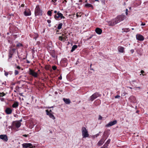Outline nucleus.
I'll return each instance as SVG.
<instances>
[{
	"label": "nucleus",
	"instance_id": "obj_61",
	"mask_svg": "<svg viewBox=\"0 0 148 148\" xmlns=\"http://www.w3.org/2000/svg\"><path fill=\"white\" fill-rule=\"evenodd\" d=\"M132 30H134V29L133 28H132Z\"/></svg>",
	"mask_w": 148,
	"mask_h": 148
},
{
	"label": "nucleus",
	"instance_id": "obj_29",
	"mask_svg": "<svg viewBox=\"0 0 148 148\" xmlns=\"http://www.w3.org/2000/svg\"><path fill=\"white\" fill-rule=\"evenodd\" d=\"M14 73H15V75H17L18 74V71H17L16 70H15V72H14Z\"/></svg>",
	"mask_w": 148,
	"mask_h": 148
},
{
	"label": "nucleus",
	"instance_id": "obj_42",
	"mask_svg": "<svg viewBox=\"0 0 148 148\" xmlns=\"http://www.w3.org/2000/svg\"><path fill=\"white\" fill-rule=\"evenodd\" d=\"M145 25V23H142L141 24V25H142V26H143V25Z\"/></svg>",
	"mask_w": 148,
	"mask_h": 148
},
{
	"label": "nucleus",
	"instance_id": "obj_31",
	"mask_svg": "<svg viewBox=\"0 0 148 148\" xmlns=\"http://www.w3.org/2000/svg\"><path fill=\"white\" fill-rule=\"evenodd\" d=\"M52 68L53 70H55L56 69L57 67L56 66H52Z\"/></svg>",
	"mask_w": 148,
	"mask_h": 148
},
{
	"label": "nucleus",
	"instance_id": "obj_10",
	"mask_svg": "<svg viewBox=\"0 0 148 148\" xmlns=\"http://www.w3.org/2000/svg\"><path fill=\"white\" fill-rule=\"evenodd\" d=\"M31 14V12L29 9H26L24 12V14L26 16H30Z\"/></svg>",
	"mask_w": 148,
	"mask_h": 148
},
{
	"label": "nucleus",
	"instance_id": "obj_26",
	"mask_svg": "<svg viewBox=\"0 0 148 148\" xmlns=\"http://www.w3.org/2000/svg\"><path fill=\"white\" fill-rule=\"evenodd\" d=\"M85 6L86 7H92V5L91 4H86Z\"/></svg>",
	"mask_w": 148,
	"mask_h": 148
},
{
	"label": "nucleus",
	"instance_id": "obj_41",
	"mask_svg": "<svg viewBox=\"0 0 148 148\" xmlns=\"http://www.w3.org/2000/svg\"><path fill=\"white\" fill-rule=\"evenodd\" d=\"M47 22L48 23H50L51 22V21L50 20H47Z\"/></svg>",
	"mask_w": 148,
	"mask_h": 148
},
{
	"label": "nucleus",
	"instance_id": "obj_38",
	"mask_svg": "<svg viewBox=\"0 0 148 148\" xmlns=\"http://www.w3.org/2000/svg\"><path fill=\"white\" fill-rule=\"evenodd\" d=\"M130 51L132 53H133L134 51V49H131Z\"/></svg>",
	"mask_w": 148,
	"mask_h": 148
},
{
	"label": "nucleus",
	"instance_id": "obj_24",
	"mask_svg": "<svg viewBox=\"0 0 148 148\" xmlns=\"http://www.w3.org/2000/svg\"><path fill=\"white\" fill-rule=\"evenodd\" d=\"M62 23H61L59 24L58 25V28L59 29H61L62 28Z\"/></svg>",
	"mask_w": 148,
	"mask_h": 148
},
{
	"label": "nucleus",
	"instance_id": "obj_8",
	"mask_svg": "<svg viewBox=\"0 0 148 148\" xmlns=\"http://www.w3.org/2000/svg\"><path fill=\"white\" fill-rule=\"evenodd\" d=\"M0 138L5 141H7L8 140L7 136L6 135H0Z\"/></svg>",
	"mask_w": 148,
	"mask_h": 148
},
{
	"label": "nucleus",
	"instance_id": "obj_17",
	"mask_svg": "<svg viewBox=\"0 0 148 148\" xmlns=\"http://www.w3.org/2000/svg\"><path fill=\"white\" fill-rule=\"evenodd\" d=\"M104 143V140L103 139H101L98 143V145L100 146L101 145Z\"/></svg>",
	"mask_w": 148,
	"mask_h": 148
},
{
	"label": "nucleus",
	"instance_id": "obj_23",
	"mask_svg": "<svg viewBox=\"0 0 148 148\" xmlns=\"http://www.w3.org/2000/svg\"><path fill=\"white\" fill-rule=\"evenodd\" d=\"M122 30V33H123L124 32H127L129 31V29L128 28L123 29Z\"/></svg>",
	"mask_w": 148,
	"mask_h": 148
},
{
	"label": "nucleus",
	"instance_id": "obj_32",
	"mask_svg": "<svg viewBox=\"0 0 148 148\" xmlns=\"http://www.w3.org/2000/svg\"><path fill=\"white\" fill-rule=\"evenodd\" d=\"M22 46V44L21 43H19L18 44H17V45H16V46L17 47H19V46Z\"/></svg>",
	"mask_w": 148,
	"mask_h": 148
},
{
	"label": "nucleus",
	"instance_id": "obj_12",
	"mask_svg": "<svg viewBox=\"0 0 148 148\" xmlns=\"http://www.w3.org/2000/svg\"><path fill=\"white\" fill-rule=\"evenodd\" d=\"M13 125L16 127L18 128L21 125V123L19 121H16L14 123Z\"/></svg>",
	"mask_w": 148,
	"mask_h": 148
},
{
	"label": "nucleus",
	"instance_id": "obj_47",
	"mask_svg": "<svg viewBox=\"0 0 148 148\" xmlns=\"http://www.w3.org/2000/svg\"><path fill=\"white\" fill-rule=\"evenodd\" d=\"M5 95V94L4 93H3V95H1V96H3Z\"/></svg>",
	"mask_w": 148,
	"mask_h": 148
},
{
	"label": "nucleus",
	"instance_id": "obj_21",
	"mask_svg": "<svg viewBox=\"0 0 148 148\" xmlns=\"http://www.w3.org/2000/svg\"><path fill=\"white\" fill-rule=\"evenodd\" d=\"M59 39L60 40L62 41L63 40H66V37L60 36L59 37Z\"/></svg>",
	"mask_w": 148,
	"mask_h": 148
},
{
	"label": "nucleus",
	"instance_id": "obj_22",
	"mask_svg": "<svg viewBox=\"0 0 148 148\" xmlns=\"http://www.w3.org/2000/svg\"><path fill=\"white\" fill-rule=\"evenodd\" d=\"M77 45H73L72 48V49H71V52H73L77 48Z\"/></svg>",
	"mask_w": 148,
	"mask_h": 148
},
{
	"label": "nucleus",
	"instance_id": "obj_45",
	"mask_svg": "<svg viewBox=\"0 0 148 148\" xmlns=\"http://www.w3.org/2000/svg\"><path fill=\"white\" fill-rule=\"evenodd\" d=\"M105 0H102V1H101V2L103 3H105Z\"/></svg>",
	"mask_w": 148,
	"mask_h": 148
},
{
	"label": "nucleus",
	"instance_id": "obj_50",
	"mask_svg": "<svg viewBox=\"0 0 148 148\" xmlns=\"http://www.w3.org/2000/svg\"><path fill=\"white\" fill-rule=\"evenodd\" d=\"M24 4H22V5H21V7H24Z\"/></svg>",
	"mask_w": 148,
	"mask_h": 148
},
{
	"label": "nucleus",
	"instance_id": "obj_7",
	"mask_svg": "<svg viewBox=\"0 0 148 148\" xmlns=\"http://www.w3.org/2000/svg\"><path fill=\"white\" fill-rule=\"evenodd\" d=\"M117 123V121L114 120L112 121H111L106 125V127H109Z\"/></svg>",
	"mask_w": 148,
	"mask_h": 148
},
{
	"label": "nucleus",
	"instance_id": "obj_51",
	"mask_svg": "<svg viewBox=\"0 0 148 148\" xmlns=\"http://www.w3.org/2000/svg\"><path fill=\"white\" fill-rule=\"evenodd\" d=\"M136 88H139V89H140V87H136Z\"/></svg>",
	"mask_w": 148,
	"mask_h": 148
},
{
	"label": "nucleus",
	"instance_id": "obj_5",
	"mask_svg": "<svg viewBox=\"0 0 148 148\" xmlns=\"http://www.w3.org/2000/svg\"><path fill=\"white\" fill-rule=\"evenodd\" d=\"M57 15H55L54 16L55 18L56 19H57L59 18H61L64 19L65 18V17L62 14L59 12H58L57 14Z\"/></svg>",
	"mask_w": 148,
	"mask_h": 148
},
{
	"label": "nucleus",
	"instance_id": "obj_4",
	"mask_svg": "<svg viewBox=\"0 0 148 148\" xmlns=\"http://www.w3.org/2000/svg\"><path fill=\"white\" fill-rule=\"evenodd\" d=\"M29 74L34 77H37L38 75V74L37 73L31 69H29Z\"/></svg>",
	"mask_w": 148,
	"mask_h": 148
},
{
	"label": "nucleus",
	"instance_id": "obj_49",
	"mask_svg": "<svg viewBox=\"0 0 148 148\" xmlns=\"http://www.w3.org/2000/svg\"><path fill=\"white\" fill-rule=\"evenodd\" d=\"M57 12V11L56 10H55L54 11V13H56Z\"/></svg>",
	"mask_w": 148,
	"mask_h": 148
},
{
	"label": "nucleus",
	"instance_id": "obj_54",
	"mask_svg": "<svg viewBox=\"0 0 148 148\" xmlns=\"http://www.w3.org/2000/svg\"><path fill=\"white\" fill-rule=\"evenodd\" d=\"M129 88H130L131 89L132 88V87H129Z\"/></svg>",
	"mask_w": 148,
	"mask_h": 148
},
{
	"label": "nucleus",
	"instance_id": "obj_2",
	"mask_svg": "<svg viewBox=\"0 0 148 148\" xmlns=\"http://www.w3.org/2000/svg\"><path fill=\"white\" fill-rule=\"evenodd\" d=\"M35 16L42 15V11L40 10L39 6L38 5H37L35 8Z\"/></svg>",
	"mask_w": 148,
	"mask_h": 148
},
{
	"label": "nucleus",
	"instance_id": "obj_60",
	"mask_svg": "<svg viewBox=\"0 0 148 148\" xmlns=\"http://www.w3.org/2000/svg\"><path fill=\"white\" fill-rule=\"evenodd\" d=\"M22 121V119L20 121V122H21V121Z\"/></svg>",
	"mask_w": 148,
	"mask_h": 148
},
{
	"label": "nucleus",
	"instance_id": "obj_57",
	"mask_svg": "<svg viewBox=\"0 0 148 148\" xmlns=\"http://www.w3.org/2000/svg\"><path fill=\"white\" fill-rule=\"evenodd\" d=\"M131 7H130L129 8V9H131Z\"/></svg>",
	"mask_w": 148,
	"mask_h": 148
},
{
	"label": "nucleus",
	"instance_id": "obj_27",
	"mask_svg": "<svg viewBox=\"0 0 148 148\" xmlns=\"http://www.w3.org/2000/svg\"><path fill=\"white\" fill-rule=\"evenodd\" d=\"M81 13H78L76 14V16L78 18V17L79 16L80 17L81 16Z\"/></svg>",
	"mask_w": 148,
	"mask_h": 148
},
{
	"label": "nucleus",
	"instance_id": "obj_59",
	"mask_svg": "<svg viewBox=\"0 0 148 148\" xmlns=\"http://www.w3.org/2000/svg\"><path fill=\"white\" fill-rule=\"evenodd\" d=\"M19 95H22V93H20Z\"/></svg>",
	"mask_w": 148,
	"mask_h": 148
},
{
	"label": "nucleus",
	"instance_id": "obj_44",
	"mask_svg": "<svg viewBox=\"0 0 148 148\" xmlns=\"http://www.w3.org/2000/svg\"><path fill=\"white\" fill-rule=\"evenodd\" d=\"M59 79H62V76H60L59 77Z\"/></svg>",
	"mask_w": 148,
	"mask_h": 148
},
{
	"label": "nucleus",
	"instance_id": "obj_20",
	"mask_svg": "<svg viewBox=\"0 0 148 148\" xmlns=\"http://www.w3.org/2000/svg\"><path fill=\"white\" fill-rule=\"evenodd\" d=\"M18 103L17 102H16L14 103L12 105V107L14 108H16L18 106Z\"/></svg>",
	"mask_w": 148,
	"mask_h": 148
},
{
	"label": "nucleus",
	"instance_id": "obj_19",
	"mask_svg": "<svg viewBox=\"0 0 148 148\" xmlns=\"http://www.w3.org/2000/svg\"><path fill=\"white\" fill-rule=\"evenodd\" d=\"M130 100L132 101L133 102H135L136 101V99L135 97L134 96H131L130 98Z\"/></svg>",
	"mask_w": 148,
	"mask_h": 148
},
{
	"label": "nucleus",
	"instance_id": "obj_36",
	"mask_svg": "<svg viewBox=\"0 0 148 148\" xmlns=\"http://www.w3.org/2000/svg\"><path fill=\"white\" fill-rule=\"evenodd\" d=\"M107 145H105L103 147H101V148H107Z\"/></svg>",
	"mask_w": 148,
	"mask_h": 148
},
{
	"label": "nucleus",
	"instance_id": "obj_52",
	"mask_svg": "<svg viewBox=\"0 0 148 148\" xmlns=\"http://www.w3.org/2000/svg\"><path fill=\"white\" fill-rule=\"evenodd\" d=\"M132 82H136V81L135 80H133L132 81Z\"/></svg>",
	"mask_w": 148,
	"mask_h": 148
},
{
	"label": "nucleus",
	"instance_id": "obj_25",
	"mask_svg": "<svg viewBox=\"0 0 148 148\" xmlns=\"http://www.w3.org/2000/svg\"><path fill=\"white\" fill-rule=\"evenodd\" d=\"M110 139H109L107 141L106 143H105L106 145L107 146L108 145V144L110 143Z\"/></svg>",
	"mask_w": 148,
	"mask_h": 148
},
{
	"label": "nucleus",
	"instance_id": "obj_53",
	"mask_svg": "<svg viewBox=\"0 0 148 148\" xmlns=\"http://www.w3.org/2000/svg\"><path fill=\"white\" fill-rule=\"evenodd\" d=\"M33 147L32 146L31 147L29 148H33Z\"/></svg>",
	"mask_w": 148,
	"mask_h": 148
},
{
	"label": "nucleus",
	"instance_id": "obj_16",
	"mask_svg": "<svg viewBox=\"0 0 148 148\" xmlns=\"http://www.w3.org/2000/svg\"><path fill=\"white\" fill-rule=\"evenodd\" d=\"M5 112L7 114H10L12 112V110L9 108H7L5 110Z\"/></svg>",
	"mask_w": 148,
	"mask_h": 148
},
{
	"label": "nucleus",
	"instance_id": "obj_28",
	"mask_svg": "<svg viewBox=\"0 0 148 148\" xmlns=\"http://www.w3.org/2000/svg\"><path fill=\"white\" fill-rule=\"evenodd\" d=\"M47 14L50 16H51V11H49L47 12Z\"/></svg>",
	"mask_w": 148,
	"mask_h": 148
},
{
	"label": "nucleus",
	"instance_id": "obj_6",
	"mask_svg": "<svg viewBox=\"0 0 148 148\" xmlns=\"http://www.w3.org/2000/svg\"><path fill=\"white\" fill-rule=\"evenodd\" d=\"M99 94L98 93H96L92 95L90 97V100L91 101H93L95 99L99 96Z\"/></svg>",
	"mask_w": 148,
	"mask_h": 148
},
{
	"label": "nucleus",
	"instance_id": "obj_56",
	"mask_svg": "<svg viewBox=\"0 0 148 148\" xmlns=\"http://www.w3.org/2000/svg\"><path fill=\"white\" fill-rule=\"evenodd\" d=\"M56 0H52V1L54 2V1H56Z\"/></svg>",
	"mask_w": 148,
	"mask_h": 148
},
{
	"label": "nucleus",
	"instance_id": "obj_1",
	"mask_svg": "<svg viewBox=\"0 0 148 148\" xmlns=\"http://www.w3.org/2000/svg\"><path fill=\"white\" fill-rule=\"evenodd\" d=\"M125 18V17L124 15L118 16L110 22V24L111 26L114 25L121 21H123Z\"/></svg>",
	"mask_w": 148,
	"mask_h": 148
},
{
	"label": "nucleus",
	"instance_id": "obj_34",
	"mask_svg": "<svg viewBox=\"0 0 148 148\" xmlns=\"http://www.w3.org/2000/svg\"><path fill=\"white\" fill-rule=\"evenodd\" d=\"M102 117L100 115L99 116V117L98 118L99 120H101L102 119Z\"/></svg>",
	"mask_w": 148,
	"mask_h": 148
},
{
	"label": "nucleus",
	"instance_id": "obj_13",
	"mask_svg": "<svg viewBox=\"0 0 148 148\" xmlns=\"http://www.w3.org/2000/svg\"><path fill=\"white\" fill-rule=\"evenodd\" d=\"M23 147L27 148L31 147L32 146V145L31 143H24L22 145Z\"/></svg>",
	"mask_w": 148,
	"mask_h": 148
},
{
	"label": "nucleus",
	"instance_id": "obj_35",
	"mask_svg": "<svg viewBox=\"0 0 148 148\" xmlns=\"http://www.w3.org/2000/svg\"><path fill=\"white\" fill-rule=\"evenodd\" d=\"M4 72H5V76H7V75H8V72H6L5 71H4Z\"/></svg>",
	"mask_w": 148,
	"mask_h": 148
},
{
	"label": "nucleus",
	"instance_id": "obj_33",
	"mask_svg": "<svg viewBox=\"0 0 148 148\" xmlns=\"http://www.w3.org/2000/svg\"><path fill=\"white\" fill-rule=\"evenodd\" d=\"M120 96L118 95L115 96L114 97L115 98H119L120 97Z\"/></svg>",
	"mask_w": 148,
	"mask_h": 148
},
{
	"label": "nucleus",
	"instance_id": "obj_37",
	"mask_svg": "<svg viewBox=\"0 0 148 148\" xmlns=\"http://www.w3.org/2000/svg\"><path fill=\"white\" fill-rule=\"evenodd\" d=\"M127 94V93H126V92H124L123 93V94H122V95H123V96H125V95H126V94Z\"/></svg>",
	"mask_w": 148,
	"mask_h": 148
},
{
	"label": "nucleus",
	"instance_id": "obj_48",
	"mask_svg": "<svg viewBox=\"0 0 148 148\" xmlns=\"http://www.w3.org/2000/svg\"><path fill=\"white\" fill-rule=\"evenodd\" d=\"M23 136L25 137H27V135L25 134V135H23Z\"/></svg>",
	"mask_w": 148,
	"mask_h": 148
},
{
	"label": "nucleus",
	"instance_id": "obj_62",
	"mask_svg": "<svg viewBox=\"0 0 148 148\" xmlns=\"http://www.w3.org/2000/svg\"><path fill=\"white\" fill-rule=\"evenodd\" d=\"M90 69V70H92V69H91V68Z\"/></svg>",
	"mask_w": 148,
	"mask_h": 148
},
{
	"label": "nucleus",
	"instance_id": "obj_55",
	"mask_svg": "<svg viewBox=\"0 0 148 148\" xmlns=\"http://www.w3.org/2000/svg\"><path fill=\"white\" fill-rule=\"evenodd\" d=\"M51 112V110H50V111H49V112Z\"/></svg>",
	"mask_w": 148,
	"mask_h": 148
},
{
	"label": "nucleus",
	"instance_id": "obj_3",
	"mask_svg": "<svg viewBox=\"0 0 148 148\" xmlns=\"http://www.w3.org/2000/svg\"><path fill=\"white\" fill-rule=\"evenodd\" d=\"M82 135L84 138L88 137L89 136L88 131L86 128L84 127L82 128Z\"/></svg>",
	"mask_w": 148,
	"mask_h": 148
},
{
	"label": "nucleus",
	"instance_id": "obj_39",
	"mask_svg": "<svg viewBox=\"0 0 148 148\" xmlns=\"http://www.w3.org/2000/svg\"><path fill=\"white\" fill-rule=\"evenodd\" d=\"M128 9H126V12H125V14L126 15H127L128 14Z\"/></svg>",
	"mask_w": 148,
	"mask_h": 148
},
{
	"label": "nucleus",
	"instance_id": "obj_18",
	"mask_svg": "<svg viewBox=\"0 0 148 148\" xmlns=\"http://www.w3.org/2000/svg\"><path fill=\"white\" fill-rule=\"evenodd\" d=\"M63 100L66 104H69L70 103V101L69 99L64 98H63Z\"/></svg>",
	"mask_w": 148,
	"mask_h": 148
},
{
	"label": "nucleus",
	"instance_id": "obj_15",
	"mask_svg": "<svg viewBox=\"0 0 148 148\" xmlns=\"http://www.w3.org/2000/svg\"><path fill=\"white\" fill-rule=\"evenodd\" d=\"M118 49L119 52L123 53L124 52V48L121 46H119L118 47Z\"/></svg>",
	"mask_w": 148,
	"mask_h": 148
},
{
	"label": "nucleus",
	"instance_id": "obj_40",
	"mask_svg": "<svg viewBox=\"0 0 148 148\" xmlns=\"http://www.w3.org/2000/svg\"><path fill=\"white\" fill-rule=\"evenodd\" d=\"M65 36L66 37V39L67 38L65 34H62V36Z\"/></svg>",
	"mask_w": 148,
	"mask_h": 148
},
{
	"label": "nucleus",
	"instance_id": "obj_14",
	"mask_svg": "<svg viewBox=\"0 0 148 148\" xmlns=\"http://www.w3.org/2000/svg\"><path fill=\"white\" fill-rule=\"evenodd\" d=\"M95 32L97 34H100L101 33L102 30L101 29L97 28L95 29Z\"/></svg>",
	"mask_w": 148,
	"mask_h": 148
},
{
	"label": "nucleus",
	"instance_id": "obj_9",
	"mask_svg": "<svg viewBox=\"0 0 148 148\" xmlns=\"http://www.w3.org/2000/svg\"><path fill=\"white\" fill-rule=\"evenodd\" d=\"M46 112L47 113V115H49V117L51 118L53 120H54L55 119V117L54 116L53 114H52L51 113L49 112L48 110H46Z\"/></svg>",
	"mask_w": 148,
	"mask_h": 148
},
{
	"label": "nucleus",
	"instance_id": "obj_58",
	"mask_svg": "<svg viewBox=\"0 0 148 148\" xmlns=\"http://www.w3.org/2000/svg\"><path fill=\"white\" fill-rule=\"evenodd\" d=\"M91 66H92V64H91L90 65V68L91 67Z\"/></svg>",
	"mask_w": 148,
	"mask_h": 148
},
{
	"label": "nucleus",
	"instance_id": "obj_43",
	"mask_svg": "<svg viewBox=\"0 0 148 148\" xmlns=\"http://www.w3.org/2000/svg\"><path fill=\"white\" fill-rule=\"evenodd\" d=\"M141 73H142V74H143V73H144V71H143V70H142L141 71V72H140Z\"/></svg>",
	"mask_w": 148,
	"mask_h": 148
},
{
	"label": "nucleus",
	"instance_id": "obj_30",
	"mask_svg": "<svg viewBox=\"0 0 148 148\" xmlns=\"http://www.w3.org/2000/svg\"><path fill=\"white\" fill-rule=\"evenodd\" d=\"M38 36V35L37 33H35V37L34 38H35V40H36V39L37 38Z\"/></svg>",
	"mask_w": 148,
	"mask_h": 148
},
{
	"label": "nucleus",
	"instance_id": "obj_11",
	"mask_svg": "<svg viewBox=\"0 0 148 148\" xmlns=\"http://www.w3.org/2000/svg\"><path fill=\"white\" fill-rule=\"evenodd\" d=\"M137 39L140 41L143 40L144 39L143 37L141 35L138 34L136 35Z\"/></svg>",
	"mask_w": 148,
	"mask_h": 148
},
{
	"label": "nucleus",
	"instance_id": "obj_46",
	"mask_svg": "<svg viewBox=\"0 0 148 148\" xmlns=\"http://www.w3.org/2000/svg\"><path fill=\"white\" fill-rule=\"evenodd\" d=\"M17 69H20V67L19 66H17Z\"/></svg>",
	"mask_w": 148,
	"mask_h": 148
}]
</instances>
